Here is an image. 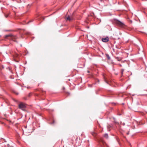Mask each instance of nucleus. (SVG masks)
<instances>
[{
  "instance_id": "1a4fd4ad",
  "label": "nucleus",
  "mask_w": 147,
  "mask_h": 147,
  "mask_svg": "<svg viewBox=\"0 0 147 147\" xmlns=\"http://www.w3.org/2000/svg\"><path fill=\"white\" fill-rule=\"evenodd\" d=\"M104 137L106 138H108V136L107 134H105L104 135Z\"/></svg>"
},
{
  "instance_id": "5701e85b",
  "label": "nucleus",
  "mask_w": 147,
  "mask_h": 147,
  "mask_svg": "<svg viewBox=\"0 0 147 147\" xmlns=\"http://www.w3.org/2000/svg\"><path fill=\"white\" fill-rule=\"evenodd\" d=\"M127 134H129L128 133H127Z\"/></svg>"
},
{
  "instance_id": "f257e3e1",
  "label": "nucleus",
  "mask_w": 147,
  "mask_h": 147,
  "mask_svg": "<svg viewBox=\"0 0 147 147\" xmlns=\"http://www.w3.org/2000/svg\"><path fill=\"white\" fill-rule=\"evenodd\" d=\"M5 38L7 39L12 40L14 42H17L16 39L17 37L16 35H14L11 34H9L5 36Z\"/></svg>"
},
{
  "instance_id": "7ed1b4c3",
  "label": "nucleus",
  "mask_w": 147,
  "mask_h": 147,
  "mask_svg": "<svg viewBox=\"0 0 147 147\" xmlns=\"http://www.w3.org/2000/svg\"><path fill=\"white\" fill-rule=\"evenodd\" d=\"M19 55L18 54H16L13 56V59L14 61L16 62H18L19 61Z\"/></svg>"
},
{
  "instance_id": "6ab92c4d",
  "label": "nucleus",
  "mask_w": 147,
  "mask_h": 147,
  "mask_svg": "<svg viewBox=\"0 0 147 147\" xmlns=\"http://www.w3.org/2000/svg\"><path fill=\"white\" fill-rule=\"evenodd\" d=\"M15 93L17 94V95H18V94L19 93Z\"/></svg>"
},
{
  "instance_id": "423d86ee",
  "label": "nucleus",
  "mask_w": 147,
  "mask_h": 147,
  "mask_svg": "<svg viewBox=\"0 0 147 147\" xmlns=\"http://www.w3.org/2000/svg\"><path fill=\"white\" fill-rule=\"evenodd\" d=\"M73 18L71 17H70L69 16H68V17H67L66 18V20H68L69 21H71L72 20Z\"/></svg>"
},
{
  "instance_id": "412c9836",
  "label": "nucleus",
  "mask_w": 147,
  "mask_h": 147,
  "mask_svg": "<svg viewBox=\"0 0 147 147\" xmlns=\"http://www.w3.org/2000/svg\"><path fill=\"white\" fill-rule=\"evenodd\" d=\"M30 96V95H29V94H28V97L29 96Z\"/></svg>"
},
{
  "instance_id": "4be33fe9",
  "label": "nucleus",
  "mask_w": 147,
  "mask_h": 147,
  "mask_svg": "<svg viewBox=\"0 0 147 147\" xmlns=\"http://www.w3.org/2000/svg\"><path fill=\"white\" fill-rule=\"evenodd\" d=\"M88 72L89 73V71H88Z\"/></svg>"
},
{
  "instance_id": "f8f14e48",
  "label": "nucleus",
  "mask_w": 147,
  "mask_h": 147,
  "mask_svg": "<svg viewBox=\"0 0 147 147\" xmlns=\"http://www.w3.org/2000/svg\"><path fill=\"white\" fill-rule=\"evenodd\" d=\"M15 101V102H17V103H20V102H19L18 100H14Z\"/></svg>"
},
{
  "instance_id": "20e7f679",
  "label": "nucleus",
  "mask_w": 147,
  "mask_h": 147,
  "mask_svg": "<svg viewBox=\"0 0 147 147\" xmlns=\"http://www.w3.org/2000/svg\"><path fill=\"white\" fill-rule=\"evenodd\" d=\"M116 24L119 26L123 27L124 26V24L119 20H117L116 22Z\"/></svg>"
},
{
  "instance_id": "9b49d317",
  "label": "nucleus",
  "mask_w": 147,
  "mask_h": 147,
  "mask_svg": "<svg viewBox=\"0 0 147 147\" xmlns=\"http://www.w3.org/2000/svg\"><path fill=\"white\" fill-rule=\"evenodd\" d=\"M16 136L18 139L20 138V136L19 134H17L16 135Z\"/></svg>"
},
{
  "instance_id": "dca6fc26",
  "label": "nucleus",
  "mask_w": 147,
  "mask_h": 147,
  "mask_svg": "<svg viewBox=\"0 0 147 147\" xmlns=\"http://www.w3.org/2000/svg\"><path fill=\"white\" fill-rule=\"evenodd\" d=\"M5 17L6 18H7L8 17V15H5Z\"/></svg>"
},
{
  "instance_id": "6e6552de",
  "label": "nucleus",
  "mask_w": 147,
  "mask_h": 147,
  "mask_svg": "<svg viewBox=\"0 0 147 147\" xmlns=\"http://www.w3.org/2000/svg\"><path fill=\"white\" fill-rule=\"evenodd\" d=\"M4 68L3 66L0 64V69L1 70L2 69Z\"/></svg>"
},
{
  "instance_id": "ddd939ff",
  "label": "nucleus",
  "mask_w": 147,
  "mask_h": 147,
  "mask_svg": "<svg viewBox=\"0 0 147 147\" xmlns=\"http://www.w3.org/2000/svg\"><path fill=\"white\" fill-rule=\"evenodd\" d=\"M33 21V20H30L29 21H28V24L29 23L31 22H32Z\"/></svg>"
},
{
  "instance_id": "0eeeda50",
  "label": "nucleus",
  "mask_w": 147,
  "mask_h": 147,
  "mask_svg": "<svg viewBox=\"0 0 147 147\" xmlns=\"http://www.w3.org/2000/svg\"><path fill=\"white\" fill-rule=\"evenodd\" d=\"M91 134H92V135L94 137H95L96 136V133H95V132H94V131H92L91 132Z\"/></svg>"
},
{
  "instance_id": "a211bd4d",
  "label": "nucleus",
  "mask_w": 147,
  "mask_h": 147,
  "mask_svg": "<svg viewBox=\"0 0 147 147\" xmlns=\"http://www.w3.org/2000/svg\"><path fill=\"white\" fill-rule=\"evenodd\" d=\"M118 65H119V66H120V67H121V66H122V65H121V64H119Z\"/></svg>"
},
{
  "instance_id": "4468645a",
  "label": "nucleus",
  "mask_w": 147,
  "mask_h": 147,
  "mask_svg": "<svg viewBox=\"0 0 147 147\" xmlns=\"http://www.w3.org/2000/svg\"><path fill=\"white\" fill-rule=\"evenodd\" d=\"M107 58L109 59H110V57H109V55H107Z\"/></svg>"
},
{
  "instance_id": "2eb2a0df",
  "label": "nucleus",
  "mask_w": 147,
  "mask_h": 147,
  "mask_svg": "<svg viewBox=\"0 0 147 147\" xmlns=\"http://www.w3.org/2000/svg\"><path fill=\"white\" fill-rule=\"evenodd\" d=\"M5 31H10L11 30H5Z\"/></svg>"
},
{
  "instance_id": "39448f33",
  "label": "nucleus",
  "mask_w": 147,
  "mask_h": 147,
  "mask_svg": "<svg viewBox=\"0 0 147 147\" xmlns=\"http://www.w3.org/2000/svg\"><path fill=\"white\" fill-rule=\"evenodd\" d=\"M109 40V38L108 37H106L105 38H102V40L104 42H107Z\"/></svg>"
},
{
  "instance_id": "aec40b11",
  "label": "nucleus",
  "mask_w": 147,
  "mask_h": 147,
  "mask_svg": "<svg viewBox=\"0 0 147 147\" xmlns=\"http://www.w3.org/2000/svg\"><path fill=\"white\" fill-rule=\"evenodd\" d=\"M27 24V23H24V24Z\"/></svg>"
},
{
  "instance_id": "f3484780",
  "label": "nucleus",
  "mask_w": 147,
  "mask_h": 147,
  "mask_svg": "<svg viewBox=\"0 0 147 147\" xmlns=\"http://www.w3.org/2000/svg\"><path fill=\"white\" fill-rule=\"evenodd\" d=\"M7 146H9V144H8L7 145Z\"/></svg>"
},
{
  "instance_id": "f03ea898",
  "label": "nucleus",
  "mask_w": 147,
  "mask_h": 147,
  "mask_svg": "<svg viewBox=\"0 0 147 147\" xmlns=\"http://www.w3.org/2000/svg\"><path fill=\"white\" fill-rule=\"evenodd\" d=\"M27 107V105L24 103L23 102H20L18 105V108L19 109L22 110L23 111L26 110V109Z\"/></svg>"
},
{
  "instance_id": "9d476101",
  "label": "nucleus",
  "mask_w": 147,
  "mask_h": 147,
  "mask_svg": "<svg viewBox=\"0 0 147 147\" xmlns=\"http://www.w3.org/2000/svg\"><path fill=\"white\" fill-rule=\"evenodd\" d=\"M124 71V70L123 69H121V74L122 75L123 74V72Z\"/></svg>"
}]
</instances>
